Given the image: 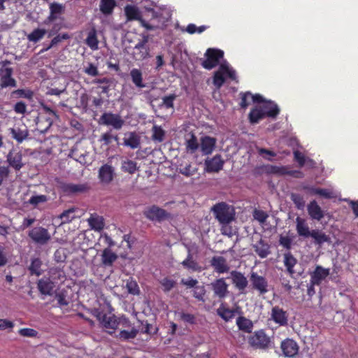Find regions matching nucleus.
<instances>
[{
    "label": "nucleus",
    "instance_id": "nucleus-1",
    "mask_svg": "<svg viewBox=\"0 0 358 358\" xmlns=\"http://www.w3.org/2000/svg\"><path fill=\"white\" fill-rule=\"evenodd\" d=\"M147 16L150 17V22H148L142 17L139 9L132 5H127L124 7V13L127 21L138 20L141 25L148 31L155 30L164 25L165 21L162 20V13L156 11L153 8L146 10Z\"/></svg>",
    "mask_w": 358,
    "mask_h": 358
},
{
    "label": "nucleus",
    "instance_id": "nucleus-2",
    "mask_svg": "<svg viewBox=\"0 0 358 358\" xmlns=\"http://www.w3.org/2000/svg\"><path fill=\"white\" fill-rule=\"evenodd\" d=\"M93 315L97 318L106 331L110 335L115 334L119 327L122 328H129L131 327L129 319L124 315H122L120 317H117L115 315H107L99 309H94Z\"/></svg>",
    "mask_w": 358,
    "mask_h": 358
},
{
    "label": "nucleus",
    "instance_id": "nucleus-3",
    "mask_svg": "<svg viewBox=\"0 0 358 358\" xmlns=\"http://www.w3.org/2000/svg\"><path fill=\"white\" fill-rule=\"evenodd\" d=\"M64 277V273L61 269L58 268H50L48 276H43L37 282L39 292L43 295L52 296L56 284L59 280H63Z\"/></svg>",
    "mask_w": 358,
    "mask_h": 358
},
{
    "label": "nucleus",
    "instance_id": "nucleus-4",
    "mask_svg": "<svg viewBox=\"0 0 358 358\" xmlns=\"http://www.w3.org/2000/svg\"><path fill=\"white\" fill-rule=\"evenodd\" d=\"M211 210L221 224H228L234 220V208L225 202L216 203L212 207Z\"/></svg>",
    "mask_w": 358,
    "mask_h": 358
},
{
    "label": "nucleus",
    "instance_id": "nucleus-5",
    "mask_svg": "<svg viewBox=\"0 0 358 358\" xmlns=\"http://www.w3.org/2000/svg\"><path fill=\"white\" fill-rule=\"evenodd\" d=\"M227 78L231 80H236L237 77L236 71L227 64H222L214 73L213 83L217 89H220L225 83Z\"/></svg>",
    "mask_w": 358,
    "mask_h": 358
},
{
    "label": "nucleus",
    "instance_id": "nucleus-6",
    "mask_svg": "<svg viewBox=\"0 0 358 358\" xmlns=\"http://www.w3.org/2000/svg\"><path fill=\"white\" fill-rule=\"evenodd\" d=\"M249 344L256 348L261 350H266L271 348V339L268 336L264 330L260 329L255 331L248 338Z\"/></svg>",
    "mask_w": 358,
    "mask_h": 358
},
{
    "label": "nucleus",
    "instance_id": "nucleus-7",
    "mask_svg": "<svg viewBox=\"0 0 358 358\" xmlns=\"http://www.w3.org/2000/svg\"><path fill=\"white\" fill-rule=\"evenodd\" d=\"M42 108L48 116L40 115V116L38 117L36 124L41 132H45L52 126L55 120L59 119V116L56 111L51 109L48 106L43 105Z\"/></svg>",
    "mask_w": 358,
    "mask_h": 358
},
{
    "label": "nucleus",
    "instance_id": "nucleus-8",
    "mask_svg": "<svg viewBox=\"0 0 358 358\" xmlns=\"http://www.w3.org/2000/svg\"><path fill=\"white\" fill-rule=\"evenodd\" d=\"M206 59L201 62V66L208 70L216 67L224 57V52L220 49L208 48L205 53Z\"/></svg>",
    "mask_w": 358,
    "mask_h": 358
},
{
    "label": "nucleus",
    "instance_id": "nucleus-9",
    "mask_svg": "<svg viewBox=\"0 0 358 358\" xmlns=\"http://www.w3.org/2000/svg\"><path fill=\"white\" fill-rule=\"evenodd\" d=\"M149 41V36L143 34L134 48L133 57L136 61H143L150 57V48L147 45Z\"/></svg>",
    "mask_w": 358,
    "mask_h": 358
},
{
    "label": "nucleus",
    "instance_id": "nucleus-10",
    "mask_svg": "<svg viewBox=\"0 0 358 358\" xmlns=\"http://www.w3.org/2000/svg\"><path fill=\"white\" fill-rule=\"evenodd\" d=\"M145 217L151 221L162 222L168 219L170 217V214L163 208L158 207L156 205H152L147 208L143 211Z\"/></svg>",
    "mask_w": 358,
    "mask_h": 358
},
{
    "label": "nucleus",
    "instance_id": "nucleus-11",
    "mask_svg": "<svg viewBox=\"0 0 358 358\" xmlns=\"http://www.w3.org/2000/svg\"><path fill=\"white\" fill-rule=\"evenodd\" d=\"M28 236L36 244L45 245L51 238L47 229L42 227H36L31 229L29 233Z\"/></svg>",
    "mask_w": 358,
    "mask_h": 358
},
{
    "label": "nucleus",
    "instance_id": "nucleus-12",
    "mask_svg": "<svg viewBox=\"0 0 358 358\" xmlns=\"http://www.w3.org/2000/svg\"><path fill=\"white\" fill-rule=\"evenodd\" d=\"M250 280L252 288L258 291L259 294H264L268 292V283L265 277L259 275L256 272H252L250 273Z\"/></svg>",
    "mask_w": 358,
    "mask_h": 358
},
{
    "label": "nucleus",
    "instance_id": "nucleus-13",
    "mask_svg": "<svg viewBox=\"0 0 358 358\" xmlns=\"http://www.w3.org/2000/svg\"><path fill=\"white\" fill-rule=\"evenodd\" d=\"M124 120L117 114L112 113H104L100 117V123L107 126H112L115 129H120L123 124Z\"/></svg>",
    "mask_w": 358,
    "mask_h": 358
},
{
    "label": "nucleus",
    "instance_id": "nucleus-14",
    "mask_svg": "<svg viewBox=\"0 0 358 358\" xmlns=\"http://www.w3.org/2000/svg\"><path fill=\"white\" fill-rule=\"evenodd\" d=\"M280 348L285 357L289 358L295 357L299 350L297 343L292 338H286L281 342Z\"/></svg>",
    "mask_w": 358,
    "mask_h": 358
},
{
    "label": "nucleus",
    "instance_id": "nucleus-15",
    "mask_svg": "<svg viewBox=\"0 0 358 358\" xmlns=\"http://www.w3.org/2000/svg\"><path fill=\"white\" fill-rule=\"evenodd\" d=\"M289 314L283 308L275 306L271 309V318L279 326L285 327L288 324Z\"/></svg>",
    "mask_w": 358,
    "mask_h": 358
},
{
    "label": "nucleus",
    "instance_id": "nucleus-16",
    "mask_svg": "<svg viewBox=\"0 0 358 358\" xmlns=\"http://www.w3.org/2000/svg\"><path fill=\"white\" fill-rule=\"evenodd\" d=\"M49 9L50 14L43 22L45 24H48L49 23L55 21L60 15H63L65 11L64 6L57 2L50 3L49 5Z\"/></svg>",
    "mask_w": 358,
    "mask_h": 358
},
{
    "label": "nucleus",
    "instance_id": "nucleus-17",
    "mask_svg": "<svg viewBox=\"0 0 358 358\" xmlns=\"http://www.w3.org/2000/svg\"><path fill=\"white\" fill-rule=\"evenodd\" d=\"M330 274V269L317 265L315 270L310 273V282L313 285H320L322 282Z\"/></svg>",
    "mask_w": 358,
    "mask_h": 358
},
{
    "label": "nucleus",
    "instance_id": "nucleus-18",
    "mask_svg": "<svg viewBox=\"0 0 358 358\" xmlns=\"http://www.w3.org/2000/svg\"><path fill=\"white\" fill-rule=\"evenodd\" d=\"M224 162L220 155H216L213 158L205 161V170L208 173H217L222 169Z\"/></svg>",
    "mask_w": 358,
    "mask_h": 358
},
{
    "label": "nucleus",
    "instance_id": "nucleus-19",
    "mask_svg": "<svg viewBox=\"0 0 358 358\" xmlns=\"http://www.w3.org/2000/svg\"><path fill=\"white\" fill-rule=\"evenodd\" d=\"M214 295L222 299H224L228 294V285L223 278L215 280L211 283Z\"/></svg>",
    "mask_w": 358,
    "mask_h": 358
},
{
    "label": "nucleus",
    "instance_id": "nucleus-20",
    "mask_svg": "<svg viewBox=\"0 0 358 358\" xmlns=\"http://www.w3.org/2000/svg\"><path fill=\"white\" fill-rule=\"evenodd\" d=\"M6 158L9 166L17 171H20L24 165L22 162V155L20 151L10 150Z\"/></svg>",
    "mask_w": 358,
    "mask_h": 358
},
{
    "label": "nucleus",
    "instance_id": "nucleus-21",
    "mask_svg": "<svg viewBox=\"0 0 358 358\" xmlns=\"http://www.w3.org/2000/svg\"><path fill=\"white\" fill-rule=\"evenodd\" d=\"M60 188L64 193L71 195L85 192L89 189V186L87 184L62 183Z\"/></svg>",
    "mask_w": 358,
    "mask_h": 358
},
{
    "label": "nucleus",
    "instance_id": "nucleus-22",
    "mask_svg": "<svg viewBox=\"0 0 358 358\" xmlns=\"http://www.w3.org/2000/svg\"><path fill=\"white\" fill-rule=\"evenodd\" d=\"M232 283L240 292H243L247 287L248 281L246 277L240 271H232L231 272Z\"/></svg>",
    "mask_w": 358,
    "mask_h": 358
},
{
    "label": "nucleus",
    "instance_id": "nucleus-23",
    "mask_svg": "<svg viewBox=\"0 0 358 358\" xmlns=\"http://www.w3.org/2000/svg\"><path fill=\"white\" fill-rule=\"evenodd\" d=\"M118 255L110 248H104L101 255V262L103 267H112Z\"/></svg>",
    "mask_w": 358,
    "mask_h": 358
},
{
    "label": "nucleus",
    "instance_id": "nucleus-24",
    "mask_svg": "<svg viewBox=\"0 0 358 358\" xmlns=\"http://www.w3.org/2000/svg\"><path fill=\"white\" fill-rule=\"evenodd\" d=\"M210 264L218 273H227L229 269L226 259L222 256L213 257L210 261Z\"/></svg>",
    "mask_w": 358,
    "mask_h": 358
},
{
    "label": "nucleus",
    "instance_id": "nucleus-25",
    "mask_svg": "<svg viewBox=\"0 0 358 358\" xmlns=\"http://www.w3.org/2000/svg\"><path fill=\"white\" fill-rule=\"evenodd\" d=\"M216 139L206 136L201 138V150L205 155H210L215 149Z\"/></svg>",
    "mask_w": 358,
    "mask_h": 358
},
{
    "label": "nucleus",
    "instance_id": "nucleus-26",
    "mask_svg": "<svg viewBox=\"0 0 358 358\" xmlns=\"http://www.w3.org/2000/svg\"><path fill=\"white\" fill-rule=\"evenodd\" d=\"M114 170L112 166L108 164L103 165L99 171V178L102 182L109 183L113 179Z\"/></svg>",
    "mask_w": 358,
    "mask_h": 358
},
{
    "label": "nucleus",
    "instance_id": "nucleus-27",
    "mask_svg": "<svg viewBox=\"0 0 358 358\" xmlns=\"http://www.w3.org/2000/svg\"><path fill=\"white\" fill-rule=\"evenodd\" d=\"M307 210L310 217L313 220L320 221L324 217V213L321 207L315 200L310 202L307 206Z\"/></svg>",
    "mask_w": 358,
    "mask_h": 358
},
{
    "label": "nucleus",
    "instance_id": "nucleus-28",
    "mask_svg": "<svg viewBox=\"0 0 358 358\" xmlns=\"http://www.w3.org/2000/svg\"><path fill=\"white\" fill-rule=\"evenodd\" d=\"M80 210L76 207H71L67 210H64L59 215V218L62 223H68L75 220L76 218L80 217L79 214Z\"/></svg>",
    "mask_w": 358,
    "mask_h": 358
},
{
    "label": "nucleus",
    "instance_id": "nucleus-29",
    "mask_svg": "<svg viewBox=\"0 0 358 358\" xmlns=\"http://www.w3.org/2000/svg\"><path fill=\"white\" fill-rule=\"evenodd\" d=\"M263 110L266 117L275 118L280 113V109L276 103L272 101H267L260 106Z\"/></svg>",
    "mask_w": 358,
    "mask_h": 358
},
{
    "label": "nucleus",
    "instance_id": "nucleus-30",
    "mask_svg": "<svg viewBox=\"0 0 358 358\" xmlns=\"http://www.w3.org/2000/svg\"><path fill=\"white\" fill-rule=\"evenodd\" d=\"M236 313V309H231L227 307L225 303H221L220 307L217 309V314L225 322H229L232 320Z\"/></svg>",
    "mask_w": 358,
    "mask_h": 358
},
{
    "label": "nucleus",
    "instance_id": "nucleus-31",
    "mask_svg": "<svg viewBox=\"0 0 358 358\" xmlns=\"http://www.w3.org/2000/svg\"><path fill=\"white\" fill-rule=\"evenodd\" d=\"M296 229L299 236H303L304 238L310 237L311 231H310L305 219L297 217L296 218Z\"/></svg>",
    "mask_w": 358,
    "mask_h": 358
},
{
    "label": "nucleus",
    "instance_id": "nucleus-32",
    "mask_svg": "<svg viewBox=\"0 0 358 358\" xmlns=\"http://www.w3.org/2000/svg\"><path fill=\"white\" fill-rule=\"evenodd\" d=\"M265 117L266 115L264 113V110L259 106H255L252 108L248 115L249 121L252 124L258 123Z\"/></svg>",
    "mask_w": 358,
    "mask_h": 358
},
{
    "label": "nucleus",
    "instance_id": "nucleus-33",
    "mask_svg": "<svg viewBox=\"0 0 358 358\" xmlns=\"http://www.w3.org/2000/svg\"><path fill=\"white\" fill-rule=\"evenodd\" d=\"M127 138H124V145L131 149H136L140 147L141 138L136 132H130Z\"/></svg>",
    "mask_w": 358,
    "mask_h": 358
},
{
    "label": "nucleus",
    "instance_id": "nucleus-34",
    "mask_svg": "<svg viewBox=\"0 0 358 358\" xmlns=\"http://www.w3.org/2000/svg\"><path fill=\"white\" fill-rule=\"evenodd\" d=\"M89 225L96 231H101L104 227L103 218L96 214L91 215L88 219Z\"/></svg>",
    "mask_w": 358,
    "mask_h": 358
},
{
    "label": "nucleus",
    "instance_id": "nucleus-35",
    "mask_svg": "<svg viewBox=\"0 0 358 358\" xmlns=\"http://www.w3.org/2000/svg\"><path fill=\"white\" fill-rule=\"evenodd\" d=\"M296 263L297 259L290 252L284 254V264L290 275H292L295 273L294 267Z\"/></svg>",
    "mask_w": 358,
    "mask_h": 358
},
{
    "label": "nucleus",
    "instance_id": "nucleus-36",
    "mask_svg": "<svg viewBox=\"0 0 358 358\" xmlns=\"http://www.w3.org/2000/svg\"><path fill=\"white\" fill-rule=\"evenodd\" d=\"M236 324L240 330L246 333H250L252 330V321L243 316H240L236 319Z\"/></svg>",
    "mask_w": 358,
    "mask_h": 358
},
{
    "label": "nucleus",
    "instance_id": "nucleus-37",
    "mask_svg": "<svg viewBox=\"0 0 358 358\" xmlns=\"http://www.w3.org/2000/svg\"><path fill=\"white\" fill-rule=\"evenodd\" d=\"M130 76L133 83L138 88H143L145 85L143 82V74L140 69H133L130 71Z\"/></svg>",
    "mask_w": 358,
    "mask_h": 358
},
{
    "label": "nucleus",
    "instance_id": "nucleus-38",
    "mask_svg": "<svg viewBox=\"0 0 358 358\" xmlns=\"http://www.w3.org/2000/svg\"><path fill=\"white\" fill-rule=\"evenodd\" d=\"M115 6L116 2L115 0H101L100 1V10L106 15L112 14Z\"/></svg>",
    "mask_w": 358,
    "mask_h": 358
},
{
    "label": "nucleus",
    "instance_id": "nucleus-39",
    "mask_svg": "<svg viewBox=\"0 0 358 358\" xmlns=\"http://www.w3.org/2000/svg\"><path fill=\"white\" fill-rule=\"evenodd\" d=\"M46 33V29L36 28L27 35V39L29 41L36 43L41 40L45 36Z\"/></svg>",
    "mask_w": 358,
    "mask_h": 358
},
{
    "label": "nucleus",
    "instance_id": "nucleus-40",
    "mask_svg": "<svg viewBox=\"0 0 358 358\" xmlns=\"http://www.w3.org/2000/svg\"><path fill=\"white\" fill-rule=\"evenodd\" d=\"M41 266L42 261L39 258H34L29 266L30 273L31 275H36V276L41 275L43 273Z\"/></svg>",
    "mask_w": 358,
    "mask_h": 358
},
{
    "label": "nucleus",
    "instance_id": "nucleus-41",
    "mask_svg": "<svg viewBox=\"0 0 358 358\" xmlns=\"http://www.w3.org/2000/svg\"><path fill=\"white\" fill-rule=\"evenodd\" d=\"M138 333V331L136 328L132 327L130 331L125 329L121 330L119 334L115 336V337L122 341H128L129 339L136 338Z\"/></svg>",
    "mask_w": 358,
    "mask_h": 358
},
{
    "label": "nucleus",
    "instance_id": "nucleus-42",
    "mask_svg": "<svg viewBox=\"0 0 358 358\" xmlns=\"http://www.w3.org/2000/svg\"><path fill=\"white\" fill-rule=\"evenodd\" d=\"M255 251L261 258H265L271 253L270 246L262 240L259 242V245L255 247Z\"/></svg>",
    "mask_w": 358,
    "mask_h": 358
},
{
    "label": "nucleus",
    "instance_id": "nucleus-43",
    "mask_svg": "<svg viewBox=\"0 0 358 358\" xmlns=\"http://www.w3.org/2000/svg\"><path fill=\"white\" fill-rule=\"evenodd\" d=\"M121 169L123 172L134 174L138 169L137 163L131 159H126L122 162Z\"/></svg>",
    "mask_w": 358,
    "mask_h": 358
},
{
    "label": "nucleus",
    "instance_id": "nucleus-44",
    "mask_svg": "<svg viewBox=\"0 0 358 358\" xmlns=\"http://www.w3.org/2000/svg\"><path fill=\"white\" fill-rule=\"evenodd\" d=\"M189 135V138L186 139V148L191 153H194L199 148V144L196 136L193 133H190Z\"/></svg>",
    "mask_w": 358,
    "mask_h": 358
},
{
    "label": "nucleus",
    "instance_id": "nucleus-45",
    "mask_svg": "<svg viewBox=\"0 0 358 358\" xmlns=\"http://www.w3.org/2000/svg\"><path fill=\"white\" fill-rule=\"evenodd\" d=\"M12 137L15 139L17 143H21L28 136L27 130H22L20 129H10Z\"/></svg>",
    "mask_w": 358,
    "mask_h": 358
},
{
    "label": "nucleus",
    "instance_id": "nucleus-46",
    "mask_svg": "<svg viewBox=\"0 0 358 358\" xmlns=\"http://www.w3.org/2000/svg\"><path fill=\"white\" fill-rule=\"evenodd\" d=\"M310 236L315 239V243L319 245L329 241V237L324 233L317 229L312 230Z\"/></svg>",
    "mask_w": 358,
    "mask_h": 358
},
{
    "label": "nucleus",
    "instance_id": "nucleus-47",
    "mask_svg": "<svg viewBox=\"0 0 358 358\" xmlns=\"http://www.w3.org/2000/svg\"><path fill=\"white\" fill-rule=\"evenodd\" d=\"M86 43L92 50H94L98 49L99 41L94 29L89 32L86 38Z\"/></svg>",
    "mask_w": 358,
    "mask_h": 358
},
{
    "label": "nucleus",
    "instance_id": "nucleus-48",
    "mask_svg": "<svg viewBox=\"0 0 358 358\" xmlns=\"http://www.w3.org/2000/svg\"><path fill=\"white\" fill-rule=\"evenodd\" d=\"M165 136V131L162 129L161 127L154 125L152 127V139L158 143H161L164 141Z\"/></svg>",
    "mask_w": 358,
    "mask_h": 358
},
{
    "label": "nucleus",
    "instance_id": "nucleus-49",
    "mask_svg": "<svg viewBox=\"0 0 358 358\" xmlns=\"http://www.w3.org/2000/svg\"><path fill=\"white\" fill-rule=\"evenodd\" d=\"M69 38H70V36L67 33H64L62 34H57L51 40L50 45L47 48L41 50V52H43L45 51L48 50L51 48L54 47L55 45H56L59 43H60L62 40H67Z\"/></svg>",
    "mask_w": 358,
    "mask_h": 358
},
{
    "label": "nucleus",
    "instance_id": "nucleus-50",
    "mask_svg": "<svg viewBox=\"0 0 358 358\" xmlns=\"http://www.w3.org/2000/svg\"><path fill=\"white\" fill-rule=\"evenodd\" d=\"M180 320L186 324H195L196 323V317L194 314L181 311L178 313Z\"/></svg>",
    "mask_w": 358,
    "mask_h": 358
},
{
    "label": "nucleus",
    "instance_id": "nucleus-51",
    "mask_svg": "<svg viewBox=\"0 0 358 358\" xmlns=\"http://www.w3.org/2000/svg\"><path fill=\"white\" fill-rule=\"evenodd\" d=\"M100 243H103L105 248L111 249L115 245V241L109 236L106 233H103L100 235L99 237Z\"/></svg>",
    "mask_w": 358,
    "mask_h": 358
},
{
    "label": "nucleus",
    "instance_id": "nucleus-52",
    "mask_svg": "<svg viewBox=\"0 0 358 358\" xmlns=\"http://www.w3.org/2000/svg\"><path fill=\"white\" fill-rule=\"evenodd\" d=\"M0 80V88L1 89L6 88L8 87H14L16 86V80L12 78V76H3Z\"/></svg>",
    "mask_w": 358,
    "mask_h": 358
},
{
    "label": "nucleus",
    "instance_id": "nucleus-53",
    "mask_svg": "<svg viewBox=\"0 0 358 358\" xmlns=\"http://www.w3.org/2000/svg\"><path fill=\"white\" fill-rule=\"evenodd\" d=\"M176 95L175 94H169V96H165L162 97V103L161 106H164L166 108H173L174 106V101L176 99Z\"/></svg>",
    "mask_w": 358,
    "mask_h": 358
},
{
    "label": "nucleus",
    "instance_id": "nucleus-54",
    "mask_svg": "<svg viewBox=\"0 0 358 358\" xmlns=\"http://www.w3.org/2000/svg\"><path fill=\"white\" fill-rule=\"evenodd\" d=\"M194 290L193 292V296L195 299H196L198 301H205V294H206V289L203 286H196L194 287Z\"/></svg>",
    "mask_w": 358,
    "mask_h": 358
},
{
    "label": "nucleus",
    "instance_id": "nucleus-55",
    "mask_svg": "<svg viewBox=\"0 0 358 358\" xmlns=\"http://www.w3.org/2000/svg\"><path fill=\"white\" fill-rule=\"evenodd\" d=\"M181 264L187 269L192 270V271H201V267L199 264L195 261H182Z\"/></svg>",
    "mask_w": 358,
    "mask_h": 358
},
{
    "label": "nucleus",
    "instance_id": "nucleus-56",
    "mask_svg": "<svg viewBox=\"0 0 358 358\" xmlns=\"http://www.w3.org/2000/svg\"><path fill=\"white\" fill-rule=\"evenodd\" d=\"M253 217L259 223L264 224L266 222L268 215L264 210L255 209L253 212Z\"/></svg>",
    "mask_w": 358,
    "mask_h": 358
},
{
    "label": "nucleus",
    "instance_id": "nucleus-57",
    "mask_svg": "<svg viewBox=\"0 0 358 358\" xmlns=\"http://www.w3.org/2000/svg\"><path fill=\"white\" fill-rule=\"evenodd\" d=\"M291 199L298 209H303L305 206V201L302 196L298 194H292Z\"/></svg>",
    "mask_w": 358,
    "mask_h": 358
},
{
    "label": "nucleus",
    "instance_id": "nucleus-58",
    "mask_svg": "<svg viewBox=\"0 0 358 358\" xmlns=\"http://www.w3.org/2000/svg\"><path fill=\"white\" fill-rule=\"evenodd\" d=\"M241 102H240V106L242 108L245 109L250 104V96H251V92H246L244 93H241Z\"/></svg>",
    "mask_w": 358,
    "mask_h": 358
},
{
    "label": "nucleus",
    "instance_id": "nucleus-59",
    "mask_svg": "<svg viewBox=\"0 0 358 358\" xmlns=\"http://www.w3.org/2000/svg\"><path fill=\"white\" fill-rule=\"evenodd\" d=\"M8 64H10L8 61L2 63V67L0 69V78L3 76H12L13 70L12 68L7 66Z\"/></svg>",
    "mask_w": 358,
    "mask_h": 358
},
{
    "label": "nucleus",
    "instance_id": "nucleus-60",
    "mask_svg": "<svg viewBox=\"0 0 358 358\" xmlns=\"http://www.w3.org/2000/svg\"><path fill=\"white\" fill-rule=\"evenodd\" d=\"M47 201L48 197L45 195H34L29 199V203L31 205L36 206L39 203H45Z\"/></svg>",
    "mask_w": 358,
    "mask_h": 358
},
{
    "label": "nucleus",
    "instance_id": "nucleus-61",
    "mask_svg": "<svg viewBox=\"0 0 358 358\" xmlns=\"http://www.w3.org/2000/svg\"><path fill=\"white\" fill-rule=\"evenodd\" d=\"M161 285L164 287V291L169 292L175 287L176 282L169 278H164L162 280Z\"/></svg>",
    "mask_w": 358,
    "mask_h": 358
},
{
    "label": "nucleus",
    "instance_id": "nucleus-62",
    "mask_svg": "<svg viewBox=\"0 0 358 358\" xmlns=\"http://www.w3.org/2000/svg\"><path fill=\"white\" fill-rule=\"evenodd\" d=\"M14 94H17L19 97L31 99L34 96V92L29 90L19 89L15 90Z\"/></svg>",
    "mask_w": 358,
    "mask_h": 358
},
{
    "label": "nucleus",
    "instance_id": "nucleus-63",
    "mask_svg": "<svg viewBox=\"0 0 358 358\" xmlns=\"http://www.w3.org/2000/svg\"><path fill=\"white\" fill-rule=\"evenodd\" d=\"M84 72L90 76H96L99 74L97 66L92 63L88 64L85 69Z\"/></svg>",
    "mask_w": 358,
    "mask_h": 358
},
{
    "label": "nucleus",
    "instance_id": "nucleus-64",
    "mask_svg": "<svg viewBox=\"0 0 358 358\" xmlns=\"http://www.w3.org/2000/svg\"><path fill=\"white\" fill-rule=\"evenodd\" d=\"M15 112L17 114H24L27 110V105L23 101L17 102L13 107Z\"/></svg>",
    "mask_w": 358,
    "mask_h": 358
}]
</instances>
